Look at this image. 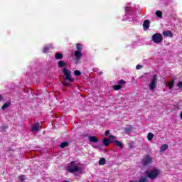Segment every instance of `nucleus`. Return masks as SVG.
<instances>
[{"label":"nucleus","mask_w":182,"mask_h":182,"mask_svg":"<svg viewBox=\"0 0 182 182\" xmlns=\"http://www.w3.org/2000/svg\"><path fill=\"white\" fill-rule=\"evenodd\" d=\"M145 173L148 178H149L150 180H156V178H157V177L160 176V173H161V171H160V169L157 168H155L149 171H146Z\"/></svg>","instance_id":"nucleus-1"},{"label":"nucleus","mask_w":182,"mask_h":182,"mask_svg":"<svg viewBox=\"0 0 182 182\" xmlns=\"http://www.w3.org/2000/svg\"><path fill=\"white\" fill-rule=\"evenodd\" d=\"M63 73L64 75L65 80H68V82H70V83L75 82V79L70 77L72 76V71L69 69L66 68H63Z\"/></svg>","instance_id":"nucleus-2"},{"label":"nucleus","mask_w":182,"mask_h":182,"mask_svg":"<svg viewBox=\"0 0 182 182\" xmlns=\"http://www.w3.org/2000/svg\"><path fill=\"white\" fill-rule=\"evenodd\" d=\"M157 80H159V77L157 76V75H154L149 83L150 90H154V89L157 87Z\"/></svg>","instance_id":"nucleus-3"},{"label":"nucleus","mask_w":182,"mask_h":182,"mask_svg":"<svg viewBox=\"0 0 182 182\" xmlns=\"http://www.w3.org/2000/svg\"><path fill=\"white\" fill-rule=\"evenodd\" d=\"M153 161H154L153 158L149 155H146L142 159L141 164H142V166H144V167H147V166H150V164H151Z\"/></svg>","instance_id":"nucleus-4"},{"label":"nucleus","mask_w":182,"mask_h":182,"mask_svg":"<svg viewBox=\"0 0 182 182\" xmlns=\"http://www.w3.org/2000/svg\"><path fill=\"white\" fill-rule=\"evenodd\" d=\"M152 41L154 43H161L163 42V36L161 33H156L152 36Z\"/></svg>","instance_id":"nucleus-5"},{"label":"nucleus","mask_w":182,"mask_h":182,"mask_svg":"<svg viewBox=\"0 0 182 182\" xmlns=\"http://www.w3.org/2000/svg\"><path fill=\"white\" fill-rule=\"evenodd\" d=\"M41 129H42L41 124L37 122L31 127V132H39V130H41Z\"/></svg>","instance_id":"nucleus-6"},{"label":"nucleus","mask_w":182,"mask_h":182,"mask_svg":"<svg viewBox=\"0 0 182 182\" xmlns=\"http://www.w3.org/2000/svg\"><path fill=\"white\" fill-rule=\"evenodd\" d=\"M68 170L70 173H77V171H79L80 168L77 166H70L68 167Z\"/></svg>","instance_id":"nucleus-7"},{"label":"nucleus","mask_w":182,"mask_h":182,"mask_svg":"<svg viewBox=\"0 0 182 182\" xmlns=\"http://www.w3.org/2000/svg\"><path fill=\"white\" fill-rule=\"evenodd\" d=\"M88 140L91 143H97V142H99V138H97V136H89L88 137Z\"/></svg>","instance_id":"nucleus-8"},{"label":"nucleus","mask_w":182,"mask_h":182,"mask_svg":"<svg viewBox=\"0 0 182 182\" xmlns=\"http://www.w3.org/2000/svg\"><path fill=\"white\" fill-rule=\"evenodd\" d=\"M74 55L76 60H79L80 59H82V56H83L82 51H75Z\"/></svg>","instance_id":"nucleus-9"},{"label":"nucleus","mask_w":182,"mask_h":182,"mask_svg":"<svg viewBox=\"0 0 182 182\" xmlns=\"http://www.w3.org/2000/svg\"><path fill=\"white\" fill-rule=\"evenodd\" d=\"M143 28L144 31H147L149 28H150V21L149 20H145L143 23Z\"/></svg>","instance_id":"nucleus-10"},{"label":"nucleus","mask_w":182,"mask_h":182,"mask_svg":"<svg viewBox=\"0 0 182 182\" xmlns=\"http://www.w3.org/2000/svg\"><path fill=\"white\" fill-rule=\"evenodd\" d=\"M55 58L57 60H62V59H63V54L62 53L57 52L55 55Z\"/></svg>","instance_id":"nucleus-11"},{"label":"nucleus","mask_w":182,"mask_h":182,"mask_svg":"<svg viewBox=\"0 0 182 182\" xmlns=\"http://www.w3.org/2000/svg\"><path fill=\"white\" fill-rule=\"evenodd\" d=\"M112 141L114 142V144H115V146H117L118 147H120L121 149H123V147H124V145L122 143V141H120L119 140H114Z\"/></svg>","instance_id":"nucleus-12"},{"label":"nucleus","mask_w":182,"mask_h":182,"mask_svg":"<svg viewBox=\"0 0 182 182\" xmlns=\"http://www.w3.org/2000/svg\"><path fill=\"white\" fill-rule=\"evenodd\" d=\"M163 36L173 38V33L170 31H166L162 33Z\"/></svg>","instance_id":"nucleus-13"},{"label":"nucleus","mask_w":182,"mask_h":182,"mask_svg":"<svg viewBox=\"0 0 182 182\" xmlns=\"http://www.w3.org/2000/svg\"><path fill=\"white\" fill-rule=\"evenodd\" d=\"M102 143L105 147H109V146H110V140L107 138H104Z\"/></svg>","instance_id":"nucleus-14"},{"label":"nucleus","mask_w":182,"mask_h":182,"mask_svg":"<svg viewBox=\"0 0 182 182\" xmlns=\"http://www.w3.org/2000/svg\"><path fill=\"white\" fill-rule=\"evenodd\" d=\"M175 83H176V78H174L173 80H172L168 83V87L170 90L173 89Z\"/></svg>","instance_id":"nucleus-15"},{"label":"nucleus","mask_w":182,"mask_h":182,"mask_svg":"<svg viewBox=\"0 0 182 182\" xmlns=\"http://www.w3.org/2000/svg\"><path fill=\"white\" fill-rule=\"evenodd\" d=\"M168 149V145L167 144H162L160 147L159 151L163 153V151H166Z\"/></svg>","instance_id":"nucleus-16"},{"label":"nucleus","mask_w":182,"mask_h":182,"mask_svg":"<svg viewBox=\"0 0 182 182\" xmlns=\"http://www.w3.org/2000/svg\"><path fill=\"white\" fill-rule=\"evenodd\" d=\"M77 50L76 52H82V50L83 49V45L81 43H77L75 45Z\"/></svg>","instance_id":"nucleus-17"},{"label":"nucleus","mask_w":182,"mask_h":182,"mask_svg":"<svg viewBox=\"0 0 182 182\" xmlns=\"http://www.w3.org/2000/svg\"><path fill=\"white\" fill-rule=\"evenodd\" d=\"M11 106V101H7L6 103H4L1 109L2 110H5V109H8V107H9Z\"/></svg>","instance_id":"nucleus-18"},{"label":"nucleus","mask_w":182,"mask_h":182,"mask_svg":"<svg viewBox=\"0 0 182 182\" xmlns=\"http://www.w3.org/2000/svg\"><path fill=\"white\" fill-rule=\"evenodd\" d=\"M66 66V63L63 60H60L58 62V68H65Z\"/></svg>","instance_id":"nucleus-19"},{"label":"nucleus","mask_w":182,"mask_h":182,"mask_svg":"<svg viewBox=\"0 0 182 182\" xmlns=\"http://www.w3.org/2000/svg\"><path fill=\"white\" fill-rule=\"evenodd\" d=\"M68 146H69V141H64L60 144V149H65V147H68Z\"/></svg>","instance_id":"nucleus-20"},{"label":"nucleus","mask_w":182,"mask_h":182,"mask_svg":"<svg viewBox=\"0 0 182 182\" xmlns=\"http://www.w3.org/2000/svg\"><path fill=\"white\" fill-rule=\"evenodd\" d=\"M99 166H105L106 164V159L101 158L98 162Z\"/></svg>","instance_id":"nucleus-21"},{"label":"nucleus","mask_w":182,"mask_h":182,"mask_svg":"<svg viewBox=\"0 0 182 182\" xmlns=\"http://www.w3.org/2000/svg\"><path fill=\"white\" fill-rule=\"evenodd\" d=\"M154 137V134H153V133L151 132L148 133L147 139L149 141H151Z\"/></svg>","instance_id":"nucleus-22"},{"label":"nucleus","mask_w":182,"mask_h":182,"mask_svg":"<svg viewBox=\"0 0 182 182\" xmlns=\"http://www.w3.org/2000/svg\"><path fill=\"white\" fill-rule=\"evenodd\" d=\"M156 15L157 18H163V12L160 10L156 11Z\"/></svg>","instance_id":"nucleus-23"},{"label":"nucleus","mask_w":182,"mask_h":182,"mask_svg":"<svg viewBox=\"0 0 182 182\" xmlns=\"http://www.w3.org/2000/svg\"><path fill=\"white\" fill-rule=\"evenodd\" d=\"M114 90H120V89H122V85H114L113 87Z\"/></svg>","instance_id":"nucleus-24"},{"label":"nucleus","mask_w":182,"mask_h":182,"mask_svg":"<svg viewBox=\"0 0 182 182\" xmlns=\"http://www.w3.org/2000/svg\"><path fill=\"white\" fill-rule=\"evenodd\" d=\"M132 127H126L124 129V132L126 134H129V133H130V132H132Z\"/></svg>","instance_id":"nucleus-25"},{"label":"nucleus","mask_w":182,"mask_h":182,"mask_svg":"<svg viewBox=\"0 0 182 182\" xmlns=\"http://www.w3.org/2000/svg\"><path fill=\"white\" fill-rule=\"evenodd\" d=\"M50 48L48 46H44L43 53H48L50 50Z\"/></svg>","instance_id":"nucleus-26"},{"label":"nucleus","mask_w":182,"mask_h":182,"mask_svg":"<svg viewBox=\"0 0 182 182\" xmlns=\"http://www.w3.org/2000/svg\"><path fill=\"white\" fill-rule=\"evenodd\" d=\"M74 75L75 76H80L82 75V72H80L78 70H76L74 71Z\"/></svg>","instance_id":"nucleus-27"},{"label":"nucleus","mask_w":182,"mask_h":182,"mask_svg":"<svg viewBox=\"0 0 182 182\" xmlns=\"http://www.w3.org/2000/svg\"><path fill=\"white\" fill-rule=\"evenodd\" d=\"M138 182H147V178L141 176Z\"/></svg>","instance_id":"nucleus-28"},{"label":"nucleus","mask_w":182,"mask_h":182,"mask_svg":"<svg viewBox=\"0 0 182 182\" xmlns=\"http://www.w3.org/2000/svg\"><path fill=\"white\" fill-rule=\"evenodd\" d=\"M61 83H62V85H63V86H68V87H70V83H69V82H66V81H62Z\"/></svg>","instance_id":"nucleus-29"},{"label":"nucleus","mask_w":182,"mask_h":182,"mask_svg":"<svg viewBox=\"0 0 182 182\" xmlns=\"http://www.w3.org/2000/svg\"><path fill=\"white\" fill-rule=\"evenodd\" d=\"M118 85H126V81L124 80H120L118 81Z\"/></svg>","instance_id":"nucleus-30"},{"label":"nucleus","mask_w":182,"mask_h":182,"mask_svg":"<svg viewBox=\"0 0 182 182\" xmlns=\"http://www.w3.org/2000/svg\"><path fill=\"white\" fill-rule=\"evenodd\" d=\"M8 129V126H3L1 127V132H5Z\"/></svg>","instance_id":"nucleus-31"},{"label":"nucleus","mask_w":182,"mask_h":182,"mask_svg":"<svg viewBox=\"0 0 182 182\" xmlns=\"http://www.w3.org/2000/svg\"><path fill=\"white\" fill-rule=\"evenodd\" d=\"M19 178H20L21 181H22V182L25 181V176L21 175L19 176Z\"/></svg>","instance_id":"nucleus-32"},{"label":"nucleus","mask_w":182,"mask_h":182,"mask_svg":"<svg viewBox=\"0 0 182 182\" xmlns=\"http://www.w3.org/2000/svg\"><path fill=\"white\" fill-rule=\"evenodd\" d=\"M178 87H179V89L181 90H182V81L179 82L177 85Z\"/></svg>","instance_id":"nucleus-33"},{"label":"nucleus","mask_w":182,"mask_h":182,"mask_svg":"<svg viewBox=\"0 0 182 182\" xmlns=\"http://www.w3.org/2000/svg\"><path fill=\"white\" fill-rule=\"evenodd\" d=\"M142 68H143V65H137L136 66V69L137 70L141 69Z\"/></svg>","instance_id":"nucleus-34"},{"label":"nucleus","mask_w":182,"mask_h":182,"mask_svg":"<svg viewBox=\"0 0 182 182\" xmlns=\"http://www.w3.org/2000/svg\"><path fill=\"white\" fill-rule=\"evenodd\" d=\"M129 147H130V149H133L134 147V142H131L129 144Z\"/></svg>","instance_id":"nucleus-35"},{"label":"nucleus","mask_w":182,"mask_h":182,"mask_svg":"<svg viewBox=\"0 0 182 182\" xmlns=\"http://www.w3.org/2000/svg\"><path fill=\"white\" fill-rule=\"evenodd\" d=\"M109 134H110V131L109 130H107L105 133V136H109Z\"/></svg>","instance_id":"nucleus-36"},{"label":"nucleus","mask_w":182,"mask_h":182,"mask_svg":"<svg viewBox=\"0 0 182 182\" xmlns=\"http://www.w3.org/2000/svg\"><path fill=\"white\" fill-rule=\"evenodd\" d=\"M109 139L110 140H112V139H116V136H113V135H109Z\"/></svg>","instance_id":"nucleus-37"},{"label":"nucleus","mask_w":182,"mask_h":182,"mask_svg":"<svg viewBox=\"0 0 182 182\" xmlns=\"http://www.w3.org/2000/svg\"><path fill=\"white\" fill-rule=\"evenodd\" d=\"M73 164H75V161H71L70 162V166H73Z\"/></svg>","instance_id":"nucleus-38"},{"label":"nucleus","mask_w":182,"mask_h":182,"mask_svg":"<svg viewBox=\"0 0 182 182\" xmlns=\"http://www.w3.org/2000/svg\"><path fill=\"white\" fill-rule=\"evenodd\" d=\"M129 182H139V181L132 180V181H130Z\"/></svg>","instance_id":"nucleus-39"},{"label":"nucleus","mask_w":182,"mask_h":182,"mask_svg":"<svg viewBox=\"0 0 182 182\" xmlns=\"http://www.w3.org/2000/svg\"><path fill=\"white\" fill-rule=\"evenodd\" d=\"M64 182H70V181L68 180H65Z\"/></svg>","instance_id":"nucleus-40"},{"label":"nucleus","mask_w":182,"mask_h":182,"mask_svg":"<svg viewBox=\"0 0 182 182\" xmlns=\"http://www.w3.org/2000/svg\"><path fill=\"white\" fill-rule=\"evenodd\" d=\"M1 99H2V95H0V100H1Z\"/></svg>","instance_id":"nucleus-41"}]
</instances>
